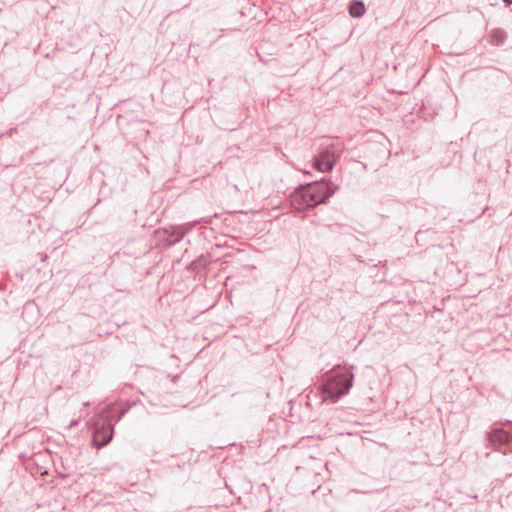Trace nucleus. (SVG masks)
<instances>
[{
    "instance_id": "obj_7",
    "label": "nucleus",
    "mask_w": 512,
    "mask_h": 512,
    "mask_svg": "<svg viewBox=\"0 0 512 512\" xmlns=\"http://www.w3.org/2000/svg\"><path fill=\"white\" fill-rule=\"evenodd\" d=\"M366 8L361 0H354L349 5V14L353 18H360L365 14Z\"/></svg>"
},
{
    "instance_id": "obj_10",
    "label": "nucleus",
    "mask_w": 512,
    "mask_h": 512,
    "mask_svg": "<svg viewBox=\"0 0 512 512\" xmlns=\"http://www.w3.org/2000/svg\"><path fill=\"white\" fill-rule=\"evenodd\" d=\"M503 2H505L506 4L508 5H511L512 4V0H503Z\"/></svg>"
},
{
    "instance_id": "obj_2",
    "label": "nucleus",
    "mask_w": 512,
    "mask_h": 512,
    "mask_svg": "<svg viewBox=\"0 0 512 512\" xmlns=\"http://www.w3.org/2000/svg\"><path fill=\"white\" fill-rule=\"evenodd\" d=\"M353 385V374L346 369L334 371L321 386L323 400L337 402L343 395L347 394Z\"/></svg>"
},
{
    "instance_id": "obj_3",
    "label": "nucleus",
    "mask_w": 512,
    "mask_h": 512,
    "mask_svg": "<svg viewBox=\"0 0 512 512\" xmlns=\"http://www.w3.org/2000/svg\"><path fill=\"white\" fill-rule=\"evenodd\" d=\"M341 150L334 144L329 145L315 161V167L321 172L331 171L340 157Z\"/></svg>"
},
{
    "instance_id": "obj_8",
    "label": "nucleus",
    "mask_w": 512,
    "mask_h": 512,
    "mask_svg": "<svg viewBox=\"0 0 512 512\" xmlns=\"http://www.w3.org/2000/svg\"><path fill=\"white\" fill-rule=\"evenodd\" d=\"M506 39V33L501 29H495L491 32V43L501 45Z\"/></svg>"
},
{
    "instance_id": "obj_9",
    "label": "nucleus",
    "mask_w": 512,
    "mask_h": 512,
    "mask_svg": "<svg viewBox=\"0 0 512 512\" xmlns=\"http://www.w3.org/2000/svg\"><path fill=\"white\" fill-rule=\"evenodd\" d=\"M78 425V420H72L70 425H69V428H72L74 426Z\"/></svg>"
},
{
    "instance_id": "obj_4",
    "label": "nucleus",
    "mask_w": 512,
    "mask_h": 512,
    "mask_svg": "<svg viewBox=\"0 0 512 512\" xmlns=\"http://www.w3.org/2000/svg\"><path fill=\"white\" fill-rule=\"evenodd\" d=\"M95 425L93 443L100 448L107 445L112 440L114 432L113 425L102 419H99Z\"/></svg>"
},
{
    "instance_id": "obj_5",
    "label": "nucleus",
    "mask_w": 512,
    "mask_h": 512,
    "mask_svg": "<svg viewBox=\"0 0 512 512\" xmlns=\"http://www.w3.org/2000/svg\"><path fill=\"white\" fill-rule=\"evenodd\" d=\"M487 440L495 449H499L504 445L512 442V435L497 425L493 426L491 431L487 434Z\"/></svg>"
},
{
    "instance_id": "obj_1",
    "label": "nucleus",
    "mask_w": 512,
    "mask_h": 512,
    "mask_svg": "<svg viewBox=\"0 0 512 512\" xmlns=\"http://www.w3.org/2000/svg\"><path fill=\"white\" fill-rule=\"evenodd\" d=\"M336 190L332 182L316 181L302 187L294 195V202H298L299 208L309 209L324 203Z\"/></svg>"
},
{
    "instance_id": "obj_6",
    "label": "nucleus",
    "mask_w": 512,
    "mask_h": 512,
    "mask_svg": "<svg viewBox=\"0 0 512 512\" xmlns=\"http://www.w3.org/2000/svg\"><path fill=\"white\" fill-rule=\"evenodd\" d=\"M188 232L184 226H170L163 229V233L167 235L169 244H175L183 239L185 234Z\"/></svg>"
}]
</instances>
